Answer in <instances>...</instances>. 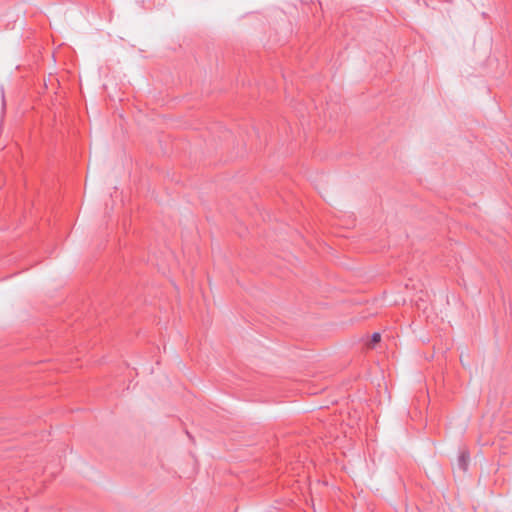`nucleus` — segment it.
<instances>
[{
    "mask_svg": "<svg viewBox=\"0 0 512 512\" xmlns=\"http://www.w3.org/2000/svg\"><path fill=\"white\" fill-rule=\"evenodd\" d=\"M381 339L380 333H374L371 337V341L369 342V346H373L377 344Z\"/></svg>",
    "mask_w": 512,
    "mask_h": 512,
    "instance_id": "obj_1",
    "label": "nucleus"
}]
</instances>
